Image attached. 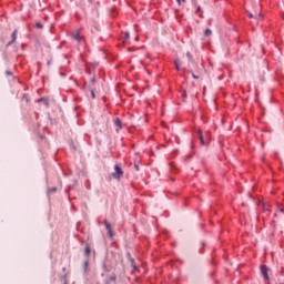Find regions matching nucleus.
<instances>
[{"label": "nucleus", "instance_id": "f257e3e1", "mask_svg": "<svg viewBox=\"0 0 284 284\" xmlns=\"http://www.w3.org/2000/svg\"><path fill=\"white\" fill-rule=\"evenodd\" d=\"M114 170L115 172L112 174L113 179H121L123 176V169L115 164Z\"/></svg>", "mask_w": 284, "mask_h": 284}, {"label": "nucleus", "instance_id": "f03ea898", "mask_svg": "<svg viewBox=\"0 0 284 284\" xmlns=\"http://www.w3.org/2000/svg\"><path fill=\"white\" fill-rule=\"evenodd\" d=\"M267 272H270V268H267L266 265H262V266H261L262 276H263L266 281H270V275L267 274Z\"/></svg>", "mask_w": 284, "mask_h": 284}, {"label": "nucleus", "instance_id": "7ed1b4c3", "mask_svg": "<svg viewBox=\"0 0 284 284\" xmlns=\"http://www.w3.org/2000/svg\"><path fill=\"white\" fill-rule=\"evenodd\" d=\"M104 225H105L109 236L112 239L114 236V232H112V225H110L108 223V220H104Z\"/></svg>", "mask_w": 284, "mask_h": 284}, {"label": "nucleus", "instance_id": "20e7f679", "mask_svg": "<svg viewBox=\"0 0 284 284\" xmlns=\"http://www.w3.org/2000/svg\"><path fill=\"white\" fill-rule=\"evenodd\" d=\"M72 39H74V41H78V42L83 41V37H81V36L79 34V32H73V33H72Z\"/></svg>", "mask_w": 284, "mask_h": 284}, {"label": "nucleus", "instance_id": "39448f33", "mask_svg": "<svg viewBox=\"0 0 284 284\" xmlns=\"http://www.w3.org/2000/svg\"><path fill=\"white\" fill-rule=\"evenodd\" d=\"M197 136L202 145H205V140L203 139V131L201 129L197 130Z\"/></svg>", "mask_w": 284, "mask_h": 284}, {"label": "nucleus", "instance_id": "423d86ee", "mask_svg": "<svg viewBox=\"0 0 284 284\" xmlns=\"http://www.w3.org/2000/svg\"><path fill=\"white\" fill-rule=\"evenodd\" d=\"M250 19H263L261 13H248Z\"/></svg>", "mask_w": 284, "mask_h": 284}, {"label": "nucleus", "instance_id": "0eeeda50", "mask_svg": "<svg viewBox=\"0 0 284 284\" xmlns=\"http://www.w3.org/2000/svg\"><path fill=\"white\" fill-rule=\"evenodd\" d=\"M11 42L8 43V45H12L14 43V41H17V30H14L12 32V36H11Z\"/></svg>", "mask_w": 284, "mask_h": 284}, {"label": "nucleus", "instance_id": "6e6552de", "mask_svg": "<svg viewBox=\"0 0 284 284\" xmlns=\"http://www.w3.org/2000/svg\"><path fill=\"white\" fill-rule=\"evenodd\" d=\"M84 254H85V256H90V254H91L90 245L85 246Z\"/></svg>", "mask_w": 284, "mask_h": 284}, {"label": "nucleus", "instance_id": "1a4fd4ad", "mask_svg": "<svg viewBox=\"0 0 284 284\" xmlns=\"http://www.w3.org/2000/svg\"><path fill=\"white\" fill-rule=\"evenodd\" d=\"M114 125H115L116 128H119V130H121V120H120V119H116V120L114 121Z\"/></svg>", "mask_w": 284, "mask_h": 284}, {"label": "nucleus", "instance_id": "9d476101", "mask_svg": "<svg viewBox=\"0 0 284 284\" xmlns=\"http://www.w3.org/2000/svg\"><path fill=\"white\" fill-rule=\"evenodd\" d=\"M204 37H212V30L206 29V30L204 31Z\"/></svg>", "mask_w": 284, "mask_h": 284}, {"label": "nucleus", "instance_id": "9b49d317", "mask_svg": "<svg viewBox=\"0 0 284 284\" xmlns=\"http://www.w3.org/2000/svg\"><path fill=\"white\" fill-rule=\"evenodd\" d=\"M175 68H176V70H181V61L180 60H175Z\"/></svg>", "mask_w": 284, "mask_h": 284}, {"label": "nucleus", "instance_id": "f8f14e48", "mask_svg": "<svg viewBox=\"0 0 284 284\" xmlns=\"http://www.w3.org/2000/svg\"><path fill=\"white\" fill-rule=\"evenodd\" d=\"M39 103H44V105H48V99L41 98V99L39 100Z\"/></svg>", "mask_w": 284, "mask_h": 284}, {"label": "nucleus", "instance_id": "ddd939ff", "mask_svg": "<svg viewBox=\"0 0 284 284\" xmlns=\"http://www.w3.org/2000/svg\"><path fill=\"white\" fill-rule=\"evenodd\" d=\"M36 28H39V30H43V24H41V22H37Z\"/></svg>", "mask_w": 284, "mask_h": 284}, {"label": "nucleus", "instance_id": "4468645a", "mask_svg": "<svg viewBox=\"0 0 284 284\" xmlns=\"http://www.w3.org/2000/svg\"><path fill=\"white\" fill-rule=\"evenodd\" d=\"M128 39H130V32H125V40H124V43L128 41Z\"/></svg>", "mask_w": 284, "mask_h": 284}, {"label": "nucleus", "instance_id": "2eb2a0df", "mask_svg": "<svg viewBox=\"0 0 284 284\" xmlns=\"http://www.w3.org/2000/svg\"><path fill=\"white\" fill-rule=\"evenodd\" d=\"M186 57H187L189 61H192V53L187 52Z\"/></svg>", "mask_w": 284, "mask_h": 284}, {"label": "nucleus", "instance_id": "dca6fc26", "mask_svg": "<svg viewBox=\"0 0 284 284\" xmlns=\"http://www.w3.org/2000/svg\"><path fill=\"white\" fill-rule=\"evenodd\" d=\"M185 2V0H176V3H179V6H181V3Z\"/></svg>", "mask_w": 284, "mask_h": 284}, {"label": "nucleus", "instance_id": "f3484780", "mask_svg": "<svg viewBox=\"0 0 284 284\" xmlns=\"http://www.w3.org/2000/svg\"><path fill=\"white\" fill-rule=\"evenodd\" d=\"M6 74H7V77H12V72H10V71H7Z\"/></svg>", "mask_w": 284, "mask_h": 284}, {"label": "nucleus", "instance_id": "a211bd4d", "mask_svg": "<svg viewBox=\"0 0 284 284\" xmlns=\"http://www.w3.org/2000/svg\"><path fill=\"white\" fill-rule=\"evenodd\" d=\"M193 79H199V75L192 73Z\"/></svg>", "mask_w": 284, "mask_h": 284}, {"label": "nucleus", "instance_id": "6ab92c4d", "mask_svg": "<svg viewBox=\"0 0 284 284\" xmlns=\"http://www.w3.org/2000/svg\"><path fill=\"white\" fill-rule=\"evenodd\" d=\"M91 94H92V99H94L95 98L94 91H91Z\"/></svg>", "mask_w": 284, "mask_h": 284}, {"label": "nucleus", "instance_id": "aec40b11", "mask_svg": "<svg viewBox=\"0 0 284 284\" xmlns=\"http://www.w3.org/2000/svg\"><path fill=\"white\" fill-rule=\"evenodd\" d=\"M135 170H139V165H135Z\"/></svg>", "mask_w": 284, "mask_h": 284}, {"label": "nucleus", "instance_id": "412c9836", "mask_svg": "<svg viewBox=\"0 0 284 284\" xmlns=\"http://www.w3.org/2000/svg\"><path fill=\"white\" fill-rule=\"evenodd\" d=\"M201 11V8H197V12H200Z\"/></svg>", "mask_w": 284, "mask_h": 284}, {"label": "nucleus", "instance_id": "4be33fe9", "mask_svg": "<svg viewBox=\"0 0 284 284\" xmlns=\"http://www.w3.org/2000/svg\"><path fill=\"white\" fill-rule=\"evenodd\" d=\"M280 212H284V210H283V209H281V210H280Z\"/></svg>", "mask_w": 284, "mask_h": 284}, {"label": "nucleus", "instance_id": "5701e85b", "mask_svg": "<svg viewBox=\"0 0 284 284\" xmlns=\"http://www.w3.org/2000/svg\"><path fill=\"white\" fill-rule=\"evenodd\" d=\"M85 267H88V262H85Z\"/></svg>", "mask_w": 284, "mask_h": 284}]
</instances>
